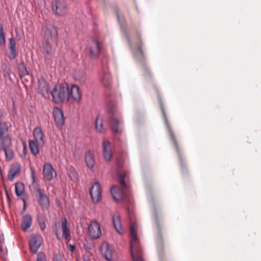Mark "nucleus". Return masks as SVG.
<instances>
[{
	"instance_id": "f257e3e1",
	"label": "nucleus",
	"mask_w": 261,
	"mask_h": 261,
	"mask_svg": "<svg viewBox=\"0 0 261 261\" xmlns=\"http://www.w3.org/2000/svg\"><path fill=\"white\" fill-rule=\"evenodd\" d=\"M126 175V173L118 174L120 187L113 186L111 188V194L114 199L117 201L124 200L128 202H131L130 186L128 184H126L124 181Z\"/></svg>"
},
{
	"instance_id": "f03ea898",
	"label": "nucleus",
	"mask_w": 261,
	"mask_h": 261,
	"mask_svg": "<svg viewBox=\"0 0 261 261\" xmlns=\"http://www.w3.org/2000/svg\"><path fill=\"white\" fill-rule=\"evenodd\" d=\"M130 232L132 240L130 250L133 261H144L142 256V251L137 237V225L135 222L130 224Z\"/></svg>"
},
{
	"instance_id": "7ed1b4c3",
	"label": "nucleus",
	"mask_w": 261,
	"mask_h": 261,
	"mask_svg": "<svg viewBox=\"0 0 261 261\" xmlns=\"http://www.w3.org/2000/svg\"><path fill=\"white\" fill-rule=\"evenodd\" d=\"M53 101L57 103L68 101L69 87L66 83L55 86L51 92Z\"/></svg>"
},
{
	"instance_id": "20e7f679",
	"label": "nucleus",
	"mask_w": 261,
	"mask_h": 261,
	"mask_svg": "<svg viewBox=\"0 0 261 261\" xmlns=\"http://www.w3.org/2000/svg\"><path fill=\"white\" fill-rule=\"evenodd\" d=\"M88 233L93 239L99 238L101 235L100 225L96 221H92L88 227Z\"/></svg>"
},
{
	"instance_id": "39448f33",
	"label": "nucleus",
	"mask_w": 261,
	"mask_h": 261,
	"mask_svg": "<svg viewBox=\"0 0 261 261\" xmlns=\"http://www.w3.org/2000/svg\"><path fill=\"white\" fill-rule=\"evenodd\" d=\"M54 12L59 16L64 15L67 11V6L65 0H56L52 6Z\"/></svg>"
},
{
	"instance_id": "423d86ee",
	"label": "nucleus",
	"mask_w": 261,
	"mask_h": 261,
	"mask_svg": "<svg viewBox=\"0 0 261 261\" xmlns=\"http://www.w3.org/2000/svg\"><path fill=\"white\" fill-rule=\"evenodd\" d=\"M42 31L44 38L46 41H51L54 37H57L58 35L57 28L51 24L44 26L43 28Z\"/></svg>"
},
{
	"instance_id": "0eeeda50",
	"label": "nucleus",
	"mask_w": 261,
	"mask_h": 261,
	"mask_svg": "<svg viewBox=\"0 0 261 261\" xmlns=\"http://www.w3.org/2000/svg\"><path fill=\"white\" fill-rule=\"evenodd\" d=\"M99 250L102 256L107 260H111L113 258V248L108 243L105 242L101 244Z\"/></svg>"
},
{
	"instance_id": "6e6552de",
	"label": "nucleus",
	"mask_w": 261,
	"mask_h": 261,
	"mask_svg": "<svg viewBox=\"0 0 261 261\" xmlns=\"http://www.w3.org/2000/svg\"><path fill=\"white\" fill-rule=\"evenodd\" d=\"M43 242L42 237L38 233L32 236L30 241V247L31 251L36 253Z\"/></svg>"
},
{
	"instance_id": "1a4fd4ad",
	"label": "nucleus",
	"mask_w": 261,
	"mask_h": 261,
	"mask_svg": "<svg viewBox=\"0 0 261 261\" xmlns=\"http://www.w3.org/2000/svg\"><path fill=\"white\" fill-rule=\"evenodd\" d=\"M92 200L94 203L98 202L101 197V192L99 184L96 181L92 185L90 190Z\"/></svg>"
},
{
	"instance_id": "9d476101",
	"label": "nucleus",
	"mask_w": 261,
	"mask_h": 261,
	"mask_svg": "<svg viewBox=\"0 0 261 261\" xmlns=\"http://www.w3.org/2000/svg\"><path fill=\"white\" fill-rule=\"evenodd\" d=\"M43 178L45 180L50 181L56 177L57 173L53 166L49 163H45L43 166Z\"/></svg>"
},
{
	"instance_id": "9b49d317",
	"label": "nucleus",
	"mask_w": 261,
	"mask_h": 261,
	"mask_svg": "<svg viewBox=\"0 0 261 261\" xmlns=\"http://www.w3.org/2000/svg\"><path fill=\"white\" fill-rule=\"evenodd\" d=\"M37 192L39 195L38 202L41 208L43 210L47 209L50 205V201L44 190L38 188Z\"/></svg>"
},
{
	"instance_id": "f8f14e48",
	"label": "nucleus",
	"mask_w": 261,
	"mask_h": 261,
	"mask_svg": "<svg viewBox=\"0 0 261 261\" xmlns=\"http://www.w3.org/2000/svg\"><path fill=\"white\" fill-rule=\"evenodd\" d=\"M102 152L104 159L107 161H110L112 157L111 145L106 139L102 141Z\"/></svg>"
},
{
	"instance_id": "ddd939ff",
	"label": "nucleus",
	"mask_w": 261,
	"mask_h": 261,
	"mask_svg": "<svg viewBox=\"0 0 261 261\" xmlns=\"http://www.w3.org/2000/svg\"><path fill=\"white\" fill-rule=\"evenodd\" d=\"M53 115L57 126L61 127L64 124V119L63 111L58 108H55L53 110Z\"/></svg>"
},
{
	"instance_id": "4468645a",
	"label": "nucleus",
	"mask_w": 261,
	"mask_h": 261,
	"mask_svg": "<svg viewBox=\"0 0 261 261\" xmlns=\"http://www.w3.org/2000/svg\"><path fill=\"white\" fill-rule=\"evenodd\" d=\"M33 137L35 141L40 146H43L44 144V135L43 133L41 127H36L33 131Z\"/></svg>"
},
{
	"instance_id": "2eb2a0df",
	"label": "nucleus",
	"mask_w": 261,
	"mask_h": 261,
	"mask_svg": "<svg viewBox=\"0 0 261 261\" xmlns=\"http://www.w3.org/2000/svg\"><path fill=\"white\" fill-rule=\"evenodd\" d=\"M82 94L79 88L75 85H72L69 88V98L74 101L79 102L81 99Z\"/></svg>"
},
{
	"instance_id": "dca6fc26",
	"label": "nucleus",
	"mask_w": 261,
	"mask_h": 261,
	"mask_svg": "<svg viewBox=\"0 0 261 261\" xmlns=\"http://www.w3.org/2000/svg\"><path fill=\"white\" fill-rule=\"evenodd\" d=\"M90 55L92 58L97 57L100 51V47L98 40L94 39L92 40L90 46Z\"/></svg>"
},
{
	"instance_id": "f3484780",
	"label": "nucleus",
	"mask_w": 261,
	"mask_h": 261,
	"mask_svg": "<svg viewBox=\"0 0 261 261\" xmlns=\"http://www.w3.org/2000/svg\"><path fill=\"white\" fill-rule=\"evenodd\" d=\"M38 92L44 97L49 95L48 85L46 81L43 79L38 81Z\"/></svg>"
},
{
	"instance_id": "a211bd4d",
	"label": "nucleus",
	"mask_w": 261,
	"mask_h": 261,
	"mask_svg": "<svg viewBox=\"0 0 261 261\" xmlns=\"http://www.w3.org/2000/svg\"><path fill=\"white\" fill-rule=\"evenodd\" d=\"M33 219L31 215L27 214L22 216L21 227L23 231H27L32 225Z\"/></svg>"
},
{
	"instance_id": "6ab92c4d",
	"label": "nucleus",
	"mask_w": 261,
	"mask_h": 261,
	"mask_svg": "<svg viewBox=\"0 0 261 261\" xmlns=\"http://www.w3.org/2000/svg\"><path fill=\"white\" fill-rule=\"evenodd\" d=\"M9 52L8 57L10 60H12L16 58L17 55L16 50V43L13 37L9 39Z\"/></svg>"
},
{
	"instance_id": "aec40b11",
	"label": "nucleus",
	"mask_w": 261,
	"mask_h": 261,
	"mask_svg": "<svg viewBox=\"0 0 261 261\" xmlns=\"http://www.w3.org/2000/svg\"><path fill=\"white\" fill-rule=\"evenodd\" d=\"M113 223L117 232L122 234L124 231L122 227L120 216L118 213H116L113 215Z\"/></svg>"
},
{
	"instance_id": "412c9836",
	"label": "nucleus",
	"mask_w": 261,
	"mask_h": 261,
	"mask_svg": "<svg viewBox=\"0 0 261 261\" xmlns=\"http://www.w3.org/2000/svg\"><path fill=\"white\" fill-rule=\"evenodd\" d=\"M110 125L113 132L115 134H120L122 132V128L119 126L120 121L112 116L110 120Z\"/></svg>"
},
{
	"instance_id": "4be33fe9",
	"label": "nucleus",
	"mask_w": 261,
	"mask_h": 261,
	"mask_svg": "<svg viewBox=\"0 0 261 261\" xmlns=\"http://www.w3.org/2000/svg\"><path fill=\"white\" fill-rule=\"evenodd\" d=\"M20 171V168L19 165L12 166L10 169L8 175V178L10 181H13L14 178L19 175Z\"/></svg>"
},
{
	"instance_id": "5701e85b",
	"label": "nucleus",
	"mask_w": 261,
	"mask_h": 261,
	"mask_svg": "<svg viewBox=\"0 0 261 261\" xmlns=\"http://www.w3.org/2000/svg\"><path fill=\"white\" fill-rule=\"evenodd\" d=\"M0 140L2 141L0 143V150L7 149L11 145L12 140L9 136H3Z\"/></svg>"
},
{
	"instance_id": "b1692460",
	"label": "nucleus",
	"mask_w": 261,
	"mask_h": 261,
	"mask_svg": "<svg viewBox=\"0 0 261 261\" xmlns=\"http://www.w3.org/2000/svg\"><path fill=\"white\" fill-rule=\"evenodd\" d=\"M85 160L87 166L92 169L94 167L95 160L93 154L90 151L86 153Z\"/></svg>"
},
{
	"instance_id": "393cba45",
	"label": "nucleus",
	"mask_w": 261,
	"mask_h": 261,
	"mask_svg": "<svg viewBox=\"0 0 261 261\" xmlns=\"http://www.w3.org/2000/svg\"><path fill=\"white\" fill-rule=\"evenodd\" d=\"M62 235L67 240H69L70 238V230L67 227V221L64 219L61 224Z\"/></svg>"
},
{
	"instance_id": "a878e982",
	"label": "nucleus",
	"mask_w": 261,
	"mask_h": 261,
	"mask_svg": "<svg viewBox=\"0 0 261 261\" xmlns=\"http://www.w3.org/2000/svg\"><path fill=\"white\" fill-rule=\"evenodd\" d=\"M101 82L105 87H109L111 83V77L109 72L107 71L102 73Z\"/></svg>"
},
{
	"instance_id": "bb28decb",
	"label": "nucleus",
	"mask_w": 261,
	"mask_h": 261,
	"mask_svg": "<svg viewBox=\"0 0 261 261\" xmlns=\"http://www.w3.org/2000/svg\"><path fill=\"white\" fill-rule=\"evenodd\" d=\"M29 144L31 152L35 155H37L39 153V147L41 146L34 140H30Z\"/></svg>"
},
{
	"instance_id": "cd10ccee",
	"label": "nucleus",
	"mask_w": 261,
	"mask_h": 261,
	"mask_svg": "<svg viewBox=\"0 0 261 261\" xmlns=\"http://www.w3.org/2000/svg\"><path fill=\"white\" fill-rule=\"evenodd\" d=\"M15 191L16 195L17 196H21L24 191V185L21 182H18L15 184Z\"/></svg>"
},
{
	"instance_id": "c85d7f7f",
	"label": "nucleus",
	"mask_w": 261,
	"mask_h": 261,
	"mask_svg": "<svg viewBox=\"0 0 261 261\" xmlns=\"http://www.w3.org/2000/svg\"><path fill=\"white\" fill-rule=\"evenodd\" d=\"M8 129L9 126L6 122H0V139H2L4 135L8 132Z\"/></svg>"
},
{
	"instance_id": "c756f323",
	"label": "nucleus",
	"mask_w": 261,
	"mask_h": 261,
	"mask_svg": "<svg viewBox=\"0 0 261 261\" xmlns=\"http://www.w3.org/2000/svg\"><path fill=\"white\" fill-rule=\"evenodd\" d=\"M74 79L79 82H83L86 79L85 74L80 71H76L74 74Z\"/></svg>"
},
{
	"instance_id": "7c9ffc66",
	"label": "nucleus",
	"mask_w": 261,
	"mask_h": 261,
	"mask_svg": "<svg viewBox=\"0 0 261 261\" xmlns=\"http://www.w3.org/2000/svg\"><path fill=\"white\" fill-rule=\"evenodd\" d=\"M95 128L100 133H102L104 131V128L102 125V121L99 117H98L96 120Z\"/></svg>"
},
{
	"instance_id": "2f4dec72",
	"label": "nucleus",
	"mask_w": 261,
	"mask_h": 261,
	"mask_svg": "<svg viewBox=\"0 0 261 261\" xmlns=\"http://www.w3.org/2000/svg\"><path fill=\"white\" fill-rule=\"evenodd\" d=\"M38 221L40 228L42 231H44L46 228V224L43 216H39L38 217Z\"/></svg>"
},
{
	"instance_id": "473e14b6",
	"label": "nucleus",
	"mask_w": 261,
	"mask_h": 261,
	"mask_svg": "<svg viewBox=\"0 0 261 261\" xmlns=\"http://www.w3.org/2000/svg\"><path fill=\"white\" fill-rule=\"evenodd\" d=\"M2 150L5 152L6 161H9L13 158L14 154L11 150H9L7 148L5 149H2Z\"/></svg>"
},
{
	"instance_id": "72a5a7b5",
	"label": "nucleus",
	"mask_w": 261,
	"mask_h": 261,
	"mask_svg": "<svg viewBox=\"0 0 261 261\" xmlns=\"http://www.w3.org/2000/svg\"><path fill=\"white\" fill-rule=\"evenodd\" d=\"M69 176L71 180H76L77 179V173L74 168H70L69 170Z\"/></svg>"
},
{
	"instance_id": "f704fd0d",
	"label": "nucleus",
	"mask_w": 261,
	"mask_h": 261,
	"mask_svg": "<svg viewBox=\"0 0 261 261\" xmlns=\"http://www.w3.org/2000/svg\"><path fill=\"white\" fill-rule=\"evenodd\" d=\"M6 39L4 33V29L3 25L0 24V44L2 45H5Z\"/></svg>"
},
{
	"instance_id": "c9c22d12",
	"label": "nucleus",
	"mask_w": 261,
	"mask_h": 261,
	"mask_svg": "<svg viewBox=\"0 0 261 261\" xmlns=\"http://www.w3.org/2000/svg\"><path fill=\"white\" fill-rule=\"evenodd\" d=\"M51 45L49 43V41H46V42L43 44V50L47 54L49 55L51 51Z\"/></svg>"
},
{
	"instance_id": "e433bc0d",
	"label": "nucleus",
	"mask_w": 261,
	"mask_h": 261,
	"mask_svg": "<svg viewBox=\"0 0 261 261\" xmlns=\"http://www.w3.org/2000/svg\"><path fill=\"white\" fill-rule=\"evenodd\" d=\"M36 261H46L45 254L43 252H39Z\"/></svg>"
},
{
	"instance_id": "4c0bfd02",
	"label": "nucleus",
	"mask_w": 261,
	"mask_h": 261,
	"mask_svg": "<svg viewBox=\"0 0 261 261\" xmlns=\"http://www.w3.org/2000/svg\"><path fill=\"white\" fill-rule=\"evenodd\" d=\"M170 137L172 139V141L174 142V145L176 148L177 151H178V146H177V142L175 140V137L174 136V135L171 131H170Z\"/></svg>"
},
{
	"instance_id": "58836bf2",
	"label": "nucleus",
	"mask_w": 261,
	"mask_h": 261,
	"mask_svg": "<svg viewBox=\"0 0 261 261\" xmlns=\"http://www.w3.org/2000/svg\"><path fill=\"white\" fill-rule=\"evenodd\" d=\"M63 257L61 254H56L54 257V261H62Z\"/></svg>"
},
{
	"instance_id": "ea45409f",
	"label": "nucleus",
	"mask_w": 261,
	"mask_h": 261,
	"mask_svg": "<svg viewBox=\"0 0 261 261\" xmlns=\"http://www.w3.org/2000/svg\"><path fill=\"white\" fill-rule=\"evenodd\" d=\"M54 231H55L57 238L58 240H60L61 236H60V233L59 231H58L57 229H56L55 228H54Z\"/></svg>"
},
{
	"instance_id": "a19ab883",
	"label": "nucleus",
	"mask_w": 261,
	"mask_h": 261,
	"mask_svg": "<svg viewBox=\"0 0 261 261\" xmlns=\"http://www.w3.org/2000/svg\"><path fill=\"white\" fill-rule=\"evenodd\" d=\"M0 251L3 253H5V248L3 247V243L0 242Z\"/></svg>"
},
{
	"instance_id": "79ce46f5",
	"label": "nucleus",
	"mask_w": 261,
	"mask_h": 261,
	"mask_svg": "<svg viewBox=\"0 0 261 261\" xmlns=\"http://www.w3.org/2000/svg\"><path fill=\"white\" fill-rule=\"evenodd\" d=\"M31 177L33 179V181L34 182L35 180V172L33 169L31 170Z\"/></svg>"
},
{
	"instance_id": "37998d69",
	"label": "nucleus",
	"mask_w": 261,
	"mask_h": 261,
	"mask_svg": "<svg viewBox=\"0 0 261 261\" xmlns=\"http://www.w3.org/2000/svg\"><path fill=\"white\" fill-rule=\"evenodd\" d=\"M28 74H29V73H28V71H27V70L26 68H25V67H24V71H23V72L22 73H21V76L22 75H24Z\"/></svg>"
},
{
	"instance_id": "c03bdc74",
	"label": "nucleus",
	"mask_w": 261,
	"mask_h": 261,
	"mask_svg": "<svg viewBox=\"0 0 261 261\" xmlns=\"http://www.w3.org/2000/svg\"><path fill=\"white\" fill-rule=\"evenodd\" d=\"M70 249H71V251H73V250H74V246H73V245H71V246H70Z\"/></svg>"
},
{
	"instance_id": "a18cd8bd",
	"label": "nucleus",
	"mask_w": 261,
	"mask_h": 261,
	"mask_svg": "<svg viewBox=\"0 0 261 261\" xmlns=\"http://www.w3.org/2000/svg\"><path fill=\"white\" fill-rule=\"evenodd\" d=\"M22 200H23V202L24 207V206H25V199H22Z\"/></svg>"
}]
</instances>
